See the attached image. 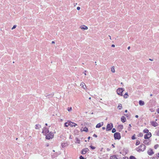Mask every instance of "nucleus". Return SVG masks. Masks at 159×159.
I'll return each mask as SVG.
<instances>
[{"label":"nucleus","instance_id":"1","mask_svg":"<svg viewBox=\"0 0 159 159\" xmlns=\"http://www.w3.org/2000/svg\"><path fill=\"white\" fill-rule=\"evenodd\" d=\"M46 138L48 139H50L53 137V134L51 132H49L47 134L46 133Z\"/></svg>","mask_w":159,"mask_h":159},{"label":"nucleus","instance_id":"2","mask_svg":"<svg viewBox=\"0 0 159 159\" xmlns=\"http://www.w3.org/2000/svg\"><path fill=\"white\" fill-rule=\"evenodd\" d=\"M114 137L115 139H120L121 138L120 134L119 132H116L114 134Z\"/></svg>","mask_w":159,"mask_h":159},{"label":"nucleus","instance_id":"3","mask_svg":"<svg viewBox=\"0 0 159 159\" xmlns=\"http://www.w3.org/2000/svg\"><path fill=\"white\" fill-rule=\"evenodd\" d=\"M124 91V89L122 88H119L117 89L116 91L117 93L119 95L122 96V93Z\"/></svg>","mask_w":159,"mask_h":159},{"label":"nucleus","instance_id":"4","mask_svg":"<svg viewBox=\"0 0 159 159\" xmlns=\"http://www.w3.org/2000/svg\"><path fill=\"white\" fill-rule=\"evenodd\" d=\"M113 127V125L112 123L108 124L107 126L106 130L107 131L111 130Z\"/></svg>","mask_w":159,"mask_h":159},{"label":"nucleus","instance_id":"5","mask_svg":"<svg viewBox=\"0 0 159 159\" xmlns=\"http://www.w3.org/2000/svg\"><path fill=\"white\" fill-rule=\"evenodd\" d=\"M151 136V134L149 132L146 134L144 136V138L145 139H148Z\"/></svg>","mask_w":159,"mask_h":159},{"label":"nucleus","instance_id":"6","mask_svg":"<svg viewBox=\"0 0 159 159\" xmlns=\"http://www.w3.org/2000/svg\"><path fill=\"white\" fill-rule=\"evenodd\" d=\"M151 124L154 127H156L158 125V123L156 121H152L151 122Z\"/></svg>","mask_w":159,"mask_h":159},{"label":"nucleus","instance_id":"7","mask_svg":"<svg viewBox=\"0 0 159 159\" xmlns=\"http://www.w3.org/2000/svg\"><path fill=\"white\" fill-rule=\"evenodd\" d=\"M148 154L150 155H152L154 154V152L152 150V149H149L148 151Z\"/></svg>","mask_w":159,"mask_h":159},{"label":"nucleus","instance_id":"8","mask_svg":"<svg viewBox=\"0 0 159 159\" xmlns=\"http://www.w3.org/2000/svg\"><path fill=\"white\" fill-rule=\"evenodd\" d=\"M146 147L144 144H142L140 146V149L142 151H143L145 149Z\"/></svg>","mask_w":159,"mask_h":159},{"label":"nucleus","instance_id":"9","mask_svg":"<svg viewBox=\"0 0 159 159\" xmlns=\"http://www.w3.org/2000/svg\"><path fill=\"white\" fill-rule=\"evenodd\" d=\"M80 28L83 30H87L88 29V27L84 25H83L80 26Z\"/></svg>","mask_w":159,"mask_h":159},{"label":"nucleus","instance_id":"10","mask_svg":"<svg viewBox=\"0 0 159 159\" xmlns=\"http://www.w3.org/2000/svg\"><path fill=\"white\" fill-rule=\"evenodd\" d=\"M89 150V149L88 148H84V149H83V150H82V151L81 153L83 154H85L87 152H88Z\"/></svg>","mask_w":159,"mask_h":159},{"label":"nucleus","instance_id":"11","mask_svg":"<svg viewBox=\"0 0 159 159\" xmlns=\"http://www.w3.org/2000/svg\"><path fill=\"white\" fill-rule=\"evenodd\" d=\"M103 125V122H102L101 123H98L96 125V128H99L101 126H102Z\"/></svg>","mask_w":159,"mask_h":159},{"label":"nucleus","instance_id":"12","mask_svg":"<svg viewBox=\"0 0 159 159\" xmlns=\"http://www.w3.org/2000/svg\"><path fill=\"white\" fill-rule=\"evenodd\" d=\"M69 125L71 127H75L76 125H77L76 124L70 121H69Z\"/></svg>","mask_w":159,"mask_h":159},{"label":"nucleus","instance_id":"13","mask_svg":"<svg viewBox=\"0 0 159 159\" xmlns=\"http://www.w3.org/2000/svg\"><path fill=\"white\" fill-rule=\"evenodd\" d=\"M80 86L83 88L84 89L86 90V87L85 84L84 82H82L80 85Z\"/></svg>","mask_w":159,"mask_h":159},{"label":"nucleus","instance_id":"14","mask_svg":"<svg viewBox=\"0 0 159 159\" xmlns=\"http://www.w3.org/2000/svg\"><path fill=\"white\" fill-rule=\"evenodd\" d=\"M43 133H44L46 135V133H49V130L47 128H45L43 131Z\"/></svg>","mask_w":159,"mask_h":159},{"label":"nucleus","instance_id":"15","mask_svg":"<svg viewBox=\"0 0 159 159\" xmlns=\"http://www.w3.org/2000/svg\"><path fill=\"white\" fill-rule=\"evenodd\" d=\"M143 143L144 144L148 145L150 144V142L147 140H145L143 141Z\"/></svg>","mask_w":159,"mask_h":159},{"label":"nucleus","instance_id":"16","mask_svg":"<svg viewBox=\"0 0 159 159\" xmlns=\"http://www.w3.org/2000/svg\"><path fill=\"white\" fill-rule=\"evenodd\" d=\"M121 121L123 122H125V121H126V118L124 116H122L121 117Z\"/></svg>","mask_w":159,"mask_h":159},{"label":"nucleus","instance_id":"17","mask_svg":"<svg viewBox=\"0 0 159 159\" xmlns=\"http://www.w3.org/2000/svg\"><path fill=\"white\" fill-rule=\"evenodd\" d=\"M139 103L140 105L143 106L144 104V102L143 101H142V100H140L139 101Z\"/></svg>","mask_w":159,"mask_h":159},{"label":"nucleus","instance_id":"18","mask_svg":"<svg viewBox=\"0 0 159 159\" xmlns=\"http://www.w3.org/2000/svg\"><path fill=\"white\" fill-rule=\"evenodd\" d=\"M110 159H117V158L116 155H114L110 157Z\"/></svg>","mask_w":159,"mask_h":159},{"label":"nucleus","instance_id":"19","mask_svg":"<svg viewBox=\"0 0 159 159\" xmlns=\"http://www.w3.org/2000/svg\"><path fill=\"white\" fill-rule=\"evenodd\" d=\"M41 125H36L35 128L36 129H39L41 128Z\"/></svg>","mask_w":159,"mask_h":159},{"label":"nucleus","instance_id":"20","mask_svg":"<svg viewBox=\"0 0 159 159\" xmlns=\"http://www.w3.org/2000/svg\"><path fill=\"white\" fill-rule=\"evenodd\" d=\"M118 108L120 110H121L122 108V105L121 104H119L118 106Z\"/></svg>","mask_w":159,"mask_h":159},{"label":"nucleus","instance_id":"21","mask_svg":"<svg viewBox=\"0 0 159 159\" xmlns=\"http://www.w3.org/2000/svg\"><path fill=\"white\" fill-rule=\"evenodd\" d=\"M111 71L113 73H115V69L114 66H112L111 68Z\"/></svg>","mask_w":159,"mask_h":159},{"label":"nucleus","instance_id":"22","mask_svg":"<svg viewBox=\"0 0 159 159\" xmlns=\"http://www.w3.org/2000/svg\"><path fill=\"white\" fill-rule=\"evenodd\" d=\"M69 121H68L67 122H66L64 124V126L66 127H67L69 125Z\"/></svg>","mask_w":159,"mask_h":159},{"label":"nucleus","instance_id":"23","mask_svg":"<svg viewBox=\"0 0 159 159\" xmlns=\"http://www.w3.org/2000/svg\"><path fill=\"white\" fill-rule=\"evenodd\" d=\"M128 93L126 92L123 96L124 98H128Z\"/></svg>","mask_w":159,"mask_h":159},{"label":"nucleus","instance_id":"24","mask_svg":"<svg viewBox=\"0 0 159 159\" xmlns=\"http://www.w3.org/2000/svg\"><path fill=\"white\" fill-rule=\"evenodd\" d=\"M149 130L148 129H145L143 130V132L144 133H148Z\"/></svg>","mask_w":159,"mask_h":159},{"label":"nucleus","instance_id":"25","mask_svg":"<svg viewBox=\"0 0 159 159\" xmlns=\"http://www.w3.org/2000/svg\"><path fill=\"white\" fill-rule=\"evenodd\" d=\"M76 143H80V140L78 139V138H76V141L75 142Z\"/></svg>","mask_w":159,"mask_h":159},{"label":"nucleus","instance_id":"26","mask_svg":"<svg viewBox=\"0 0 159 159\" xmlns=\"http://www.w3.org/2000/svg\"><path fill=\"white\" fill-rule=\"evenodd\" d=\"M61 146L62 148L65 147L66 146V143H61Z\"/></svg>","mask_w":159,"mask_h":159},{"label":"nucleus","instance_id":"27","mask_svg":"<svg viewBox=\"0 0 159 159\" xmlns=\"http://www.w3.org/2000/svg\"><path fill=\"white\" fill-rule=\"evenodd\" d=\"M72 108L71 107H68L67 108V110L69 111H72Z\"/></svg>","mask_w":159,"mask_h":159},{"label":"nucleus","instance_id":"28","mask_svg":"<svg viewBox=\"0 0 159 159\" xmlns=\"http://www.w3.org/2000/svg\"><path fill=\"white\" fill-rule=\"evenodd\" d=\"M140 141L139 140H137L136 142V145H138L140 144Z\"/></svg>","mask_w":159,"mask_h":159},{"label":"nucleus","instance_id":"29","mask_svg":"<svg viewBox=\"0 0 159 159\" xmlns=\"http://www.w3.org/2000/svg\"><path fill=\"white\" fill-rule=\"evenodd\" d=\"M84 131L87 132L88 131V129L87 127H85L84 128Z\"/></svg>","mask_w":159,"mask_h":159},{"label":"nucleus","instance_id":"30","mask_svg":"<svg viewBox=\"0 0 159 159\" xmlns=\"http://www.w3.org/2000/svg\"><path fill=\"white\" fill-rule=\"evenodd\" d=\"M135 158L133 156H130L129 157V159H135Z\"/></svg>","mask_w":159,"mask_h":159},{"label":"nucleus","instance_id":"31","mask_svg":"<svg viewBox=\"0 0 159 159\" xmlns=\"http://www.w3.org/2000/svg\"><path fill=\"white\" fill-rule=\"evenodd\" d=\"M123 126L122 125H120L118 126V128L121 129H123Z\"/></svg>","mask_w":159,"mask_h":159},{"label":"nucleus","instance_id":"32","mask_svg":"<svg viewBox=\"0 0 159 159\" xmlns=\"http://www.w3.org/2000/svg\"><path fill=\"white\" fill-rule=\"evenodd\" d=\"M129 127L128 128V129L129 131H130L131 130V125L130 124L129 125Z\"/></svg>","mask_w":159,"mask_h":159},{"label":"nucleus","instance_id":"33","mask_svg":"<svg viewBox=\"0 0 159 159\" xmlns=\"http://www.w3.org/2000/svg\"><path fill=\"white\" fill-rule=\"evenodd\" d=\"M156 135L159 136V130H157L156 131Z\"/></svg>","mask_w":159,"mask_h":159},{"label":"nucleus","instance_id":"34","mask_svg":"<svg viewBox=\"0 0 159 159\" xmlns=\"http://www.w3.org/2000/svg\"><path fill=\"white\" fill-rule=\"evenodd\" d=\"M116 129L115 128L113 129L112 131V133H114L115 132H116Z\"/></svg>","mask_w":159,"mask_h":159},{"label":"nucleus","instance_id":"35","mask_svg":"<svg viewBox=\"0 0 159 159\" xmlns=\"http://www.w3.org/2000/svg\"><path fill=\"white\" fill-rule=\"evenodd\" d=\"M16 27V25H14L13 27H12V28H11V30H13L14 29H15Z\"/></svg>","mask_w":159,"mask_h":159},{"label":"nucleus","instance_id":"36","mask_svg":"<svg viewBox=\"0 0 159 159\" xmlns=\"http://www.w3.org/2000/svg\"><path fill=\"white\" fill-rule=\"evenodd\" d=\"M90 148L92 149H94L95 148V147H93L92 146H90Z\"/></svg>","mask_w":159,"mask_h":159},{"label":"nucleus","instance_id":"37","mask_svg":"<svg viewBox=\"0 0 159 159\" xmlns=\"http://www.w3.org/2000/svg\"><path fill=\"white\" fill-rule=\"evenodd\" d=\"M134 135H134L132 137L131 139H135V137Z\"/></svg>","mask_w":159,"mask_h":159},{"label":"nucleus","instance_id":"38","mask_svg":"<svg viewBox=\"0 0 159 159\" xmlns=\"http://www.w3.org/2000/svg\"><path fill=\"white\" fill-rule=\"evenodd\" d=\"M80 159H85L84 157H82V156H81L80 157Z\"/></svg>","mask_w":159,"mask_h":159},{"label":"nucleus","instance_id":"39","mask_svg":"<svg viewBox=\"0 0 159 159\" xmlns=\"http://www.w3.org/2000/svg\"><path fill=\"white\" fill-rule=\"evenodd\" d=\"M158 158L157 157H152L151 159H157Z\"/></svg>","mask_w":159,"mask_h":159},{"label":"nucleus","instance_id":"40","mask_svg":"<svg viewBox=\"0 0 159 159\" xmlns=\"http://www.w3.org/2000/svg\"><path fill=\"white\" fill-rule=\"evenodd\" d=\"M80 7H77V9L78 10H79L80 9Z\"/></svg>","mask_w":159,"mask_h":159},{"label":"nucleus","instance_id":"41","mask_svg":"<svg viewBox=\"0 0 159 159\" xmlns=\"http://www.w3.org/2000/svg\"><path fill=\"white\" fill-rule=\"evenodd\" d=\"M158 147V145H156L155 146H154V148H157V147Z\"/></svg>","mask_w":159,"mask_h":159},{"label":"nucleus","instance_id":"42","mask_svg":"<svg viewBox=\"0 0 159 159\" xmlns=\"http://www.w3.org/2000/svg\"><path fill=\"white\" fill-rule=\"evenodd\" d=\"M124 159H129L128 157H123Z\"/></svg>","mask_w":159,"mask_h":159},{"label":"nucleus","instance_id":"43","mask_svg":"<svg viewBox=\"0 0 159 159\" xmlns=\"http://www.w3.org/2000/svg\"><path fill=\"white\" fill-rule=\"evenodd\" d=\"M93 136L95 137H97V136L95 134H94L93 135Z\"/></svg>","mask_w":159,"mask_h":159},{"label":"nucleus","instance_id":"44","mask_svg":"<svg viewBox=\"0 0 159 159\" xmlns=\"http://www.w3.org/2000/svg\"><path fill=\"white\" fill-rule=\"evenodd\" d=\"M157 112L159 113V108H158L157 110Z\"/></svg>","mask_w":159,"mask_h":159},{"label":"nucleus","instance_id":"45","mask_svg":"<svg viewBox=\"0 0 159 159\" xmlns=\"http://www.w3.org/2000/svg\"><path fill=\"white\" fill-rule=\"evenodd\" d=\"M111 47H115V45H114V44L112 45Z\"/></svg>","mask_w":159,"mask_h":159},{"label":"nucleus","instance_id":"46","mask_svg":"<svg viewBox=\"0 0 159 159\" xmlns=\"http://www.w3.org/2000/svg\"><path fill=\"white\" fill-rule=\"evenodd\" d=\"M138 117H139V116L138 115H136L135 116V117H136L137 118H138Z\"/></svg>","mask_w":159,"mask_h":159},{"label":"nucleus","instance_id":"47","mask_svg":"<svg viewBox=\"0 0 159 159\" xmlns=\"http://www.w3.org/2000/svg\"><path fill=\"white\" fill-rule=\"evenodd\" d=\"M130 46H129V47H128V50H129V49H130Z\"/></svg>","mask_w":159,"mask_h":159},{"label":"nucleus","instance_id":"48","mask_svg":"<svg viewBox=\"0 0 159 159\" xmlns=\"http://www.w3.org/2000/svg\"><path fill=\"white\" fill-rule=\"evenodd\" d=\"M52 44H54V43H55V42L54 41H53L52 42Z\"/></svg>","mask_w":159,"mask_h":159},{"label":"nucleus","instance_id":"49","mask_svg":"<svg viewBox=\"0 0 159 159\" xmlns=\"http://www.w3.org/2000/svg\"><path fill=\"white\" fill-rule=\"evenodd\" d=\"M102 129H105V127H103L102 128Z\"/></svg>","mask_w":159,"mask_h":159},{"label":"nucleus","instance_id":"50","mask_svg":"<svg viewBox=\"0 0 159 159\" xmlns=\"http://www.w3.org/2000/svg\"><path fill=\"white\" fill-rule=\"evenodd\" d=\"M90 139V137H89L88 138V139L89 140Z\"/></svg>","mask_w":159,"mask_h":159},{"label":"nucleus","instance_id":"51","mask_svg":"<svg viewBox=\"0 0 159 159\" xmlns=\"http://www.w3.org/2000/svg\"><path fill=\"white\" fill-rule=\"evenodd\" d=\"M157 156L158 157H159V153H158Z\"/></svg>","mask_w":159,"mask_h":159},{"label":"nucleus","instance_id":"52","mask_svg":"<svg viewBox=\"0 0 159 159\" xmlns=\"http://www.w3.org/2000/svg\"><path fill=\"white\" fill-rule=\"evenodd\" d=\"M149 60L151 61H153V60H152V59H149Z\"/></svg>","mask_w":159,"mask_h":159},{"label":"nucleus","instance_id":"53","mask_svg":"<svg viewBox=\"0 0 159 159\" xmlns=\"http://www.w3.org/2000/svg\"><path fill=\"white\" fill-rule=\"evenodd\" d=\"M125 112H127V110H125Z\"/></svg>","mask_w":159,"mask_h":159},{"label":"nucleus","instance_id":"54","mask_svg":"<svg viewBox=\"0 0 159 159\" xmlns=\"http://www.w3.org/2000/svg\"><path fill=\"white\" fill-rule=\"evenodd\" d=\"M112 146L114 148L115 147V146L113 144H112Z\"/></svg>","mask_w":159,"mask_h":159},{"label":"nucleus","instance_id":"55","mask_svg":"<svg viewBox=\"0 0 159 159\" xmlns=\"http://www.w3.org/2000/svg\"><path fill=\"white\" fill-rule=\"evenodd\" d=\"M109 36V38H110V39H111V37L110 36Z\"/></svg>","mask_w":159,"mask_h":159},{"label":"nucleus","instance_id":"56","mask_svg":"<svg viewBox=\"0 0 159 159\" xmlns=\"http://www.w3.org/2000/svg\"><path fill=\"white\" fill-rule=\"evenodd\" d=\"M84 72H87V71L86 70H85Z\"/></svg>","mask_w":159,"mask_h":159},{"label":"nucleus","instance_id":"57","mask_svg":"<svg viewBox=\"0 0 159 159\" xmlns=\"http://www.w3.org/2000/svg\"><path fill=\"white\" fill-rule=\"evenodd\" d=\"M45 125H46L47 126V125H48V124H47V123H46V124H45Z\"/></svg>","mask_w":159,"mask_h":159},{"label":"nucleus","instance_id":"58","mask_svg":"<svg viewBox=\"0 0 159 159\" xmlns=\"http://www.w3.org/2000/svg\"><path fill=\"white\" fill-rule=\"evenodd\" d=\"M84 74L85 75H86V73H84Z\"/></svg>","mask_w":159,"mask_h":159},{"label":"nucleus","instance_id":"59","mask_svg":"<svg viewBox=\"0 0 159 159\" xmlns=\"http://www.w3.org/2000/svg\"><path fill=\"white\" fill-rule=\"evenodd\" d=\"M89 99L90 100L91 99V97H90L89 98Z\"/></svg>","mask_w":159,"mask_h":159},{"label":"nucleus","instance_id":"60","mask_svg":"<svg viewBox=\"0 0 159 159\" xmlns=\"http://www.w3.org/2000/svg\"><path fill=\"white\" fill-rule=\"evenodd\" d=\"M150 96H152V94H150Z\"/></svg>","mask_w":159,"mask_h":159},{"label":"nucleus","instance_id":"61","mask_svg":"<svg viewBox=\"0 0 159 159\" xmlns=\"http://www.w3.org/2000/svg\"><path fill=\"white\" fill-rule=\"evenodd\" d=\"M91 114H93V112L92 113H91Z\"/></svg>","mask_w":159,"mask_h":159},{"label":"nucleus","instance_id":"62","mask_svg":"<svg viewBox=\"0 0 159 159\" xmlns=\"http://www.w3.org/2000/svg\"><path fill=\"white\" fill-rule=\"evenodd\" d=\"M53 152H55V151H54V150H53Z\"/></svg>","mask_w":159,"mask_h":159},{"label":"nucleus","instance_id":"63","mask_svg":"<svg viewBox=\"0 0 159 159\" xmlns=\"http://www.w3.org/2000/svg\"><path fill=\"white\" fill-rule=\"evenodd\" d=\"M123 84V83H122V82H121V84Z\"/></svg>","mask_w":159,"mask_h":159},{"label":"nucleus","instance_id":"64","mask_svg":"<svg viewBox=\"0 0 159 159\" xmlns=\"http://www.w3.org/2000/svg\"><path fill=\"white\" fill-rule=\"evenodd\" d=\"M48 146V144L47 145V146Z\"/></svg>","mask_w":159,"mask_h":159}]
</instances>
